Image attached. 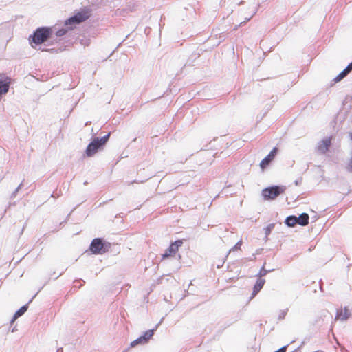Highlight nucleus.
Instances as JSON below:
<instances>
[{
	"label": "nucleus",
	"instance_id": "obj_1",
	"mask_svg": "<svg viewBox=\"0 0 352 352\" xmlns=\"http://www.w3.org/2000/svg\"><path fill=\"white\" fill-rule=\"evenodd\" d=\"M110 133L104 135L101 138H94L93 141L89 143L85 150V155L87 157L94 156L100 149H101L109 140Z\"/></svg>",
	"mask_w": 352,
	"mask_h": 352
},
{
	"label": "nucleus",
	"instance_id": "obj_2",
	"mask_svg": "<svg viewBox=\"0 0 352 352\" xmlns=\"http://www.w3.org/2000/svg\"><path fill=\"white\" fill-rule=\"evenodd\" d=\"M92 12L93 9L91 6L83 7L63 22H85L91 16Z\"/></svg>",
	"mask_w": 352,
	"mask_h": 352
},
{
	"label": "nucleus",
	"instance_id": "obj_3",
	"mask_svg": "<svg viewBox=\"0 0 352 352\" xmlns=\"http://www.w3.org/2000/svg\"><path fill=\"white\" fill-rule=\"evenodd\" d=\"M285 187L274 186L266 188L262 190V196L265 200H274L280 195L284 193Z\"/></svg>",
	"mask_w": 352,
	"mask_h": 352
},
{
	"label": "nucleus",
	"instance_id": "obj_4",
	"mask_svg": "<svg viewBox=\"0 0 352 352\" xmlns=\"http://www.w3.org/2000/svg\"><path fill=\"white\" fill-rule=\"evenodd\" d=\"M51 34L50 28H38L32 36V42L36 45L41 44L46 41Z\"/></svg>",
	"mask_w": 352,
	"mask_h": 352
},
{
	"label": "nucleus",
	"instance_id": "obj_5",
	"mask_svg": "<svg viewBox=\"0 0 352 352\" xmlns=\"http://www.w3.org/2000/svg\"><path fill=\"white\" fill-rule=\"evenodd\" d=\"M183 245L182 240H177L175 242L172 243L170 246L167 248L164 254L162 255V258L163 260L168 258L169 257H174L177 253L179 247Z\"/></svg>",
	"mask_w": 352,
	"mask_h": 352
},
{
	"label": "nucleus",
	"instance_id": "obj_6",
	"mask_svg": "<svg viewBox=\"0 0 352 352\" xmlns=\"http://www.w3.org/2000/svg\"><path fill=\"white\" fill-rule=\"evenodd\" d=\"M89 250L94 254H101L105 252L102 240L100 238L94 239L90 244Z\"/></svg>",
	"mask_w": 352,
	"mask_h": 352
},
{
	"label": "nucleus",
	"instance_id": "obj_7",
	"mask_svg": "<svg viewBox=\"0 0 352 352\" xmlns=\"http://www.w3.org/2000/svg\"><path fill=\"white\" fill-rule=\"evenodd\" d=\"M154 334V330L151 329L146 331L143 336H140L138 339L133 340L131 343V346L132 347L138 345V344H144L148 342V341L153 337Z\"/></svg>",
	"mask_w": 352,
	"mask_h": 352
},
{
	"label": "nucleus",
	"instance_id": "obj_8",
	"mask_svg": "<svg viewBox=\"0 0 352 352\" xmlns=\"http://www.w3.org/2000/svg\"><path fill=\"white\" fill-rule=\"evenodd\" d=\"M331 138H327L321 140L316 147V151L320 154L326 153L331 144Z\"/></svg>",
	"mask_w": 352,
	"mask_h": 352
},
{
	"label": "nucleus",
	"instance_id": "obj_9",
	"mask_svg": "<svg viewBox=\"0 0 352 352\" xmlns=\"http://www.w3.org/2000/svg\"><path fill=\"white\" fill-rule=\"evenodd\" d=\"M278 152L277 148H274L270 153L261 162L260 167L262 170H264L272 161L274 160L276 153Z\"/></svg>",
	"mask_w": 352,
	"mask_h": 352
},
{
	"label": "nucleus",
	"instance_id": "obj_10",
	"mask_svg": "<svg viewBox=\"0 0 352 352\" xmlns=\"http://www.w3.org/2000/svg\"><path fill=\"white\" fill-rule=\"evenodd\" d=\"M265 283V280L263 278H258L254 286L252 296H256L258 292L263 288L264 284Z\"/></svg>",
	"mask_w": 352,
	"mask_h": 352
},
{
	"label": "nucleus",
	"instance_id": "obj_11",
	"mask_svg": "<svg viewBox=\"0 0 352 352\" xmlns=\"http://www.w3.org/2000/svg\"><path fill=\"white\" fill-rule=\"evenodd\" d=\"M309 215L307 213H302L297 217L298 224L302 226H307L309 223Z\"/></svg>",
	"mask_w": 352,
	"mask_h": 352
},
{
	"label": "nucleus",
	"instance_id": "obj_12",
	"mask_svg": "<svg viewBox=\"0 0 352 352\" xmlns=\"http://www.w3.org/2000/svg\"><path fill=\"white\" fill-rule=\"evenodd\" d=\"M349 318V313L346 309H340L337 311L335 320H345Z\"/></svg>",
	"mask_w": 352,
	"mask_h": 352
},
{
	"label": "nucleus",
	"instance_id": "obj_13",
	"mask_svg": "<svg viewBox=\"0 0 352 352\" xmlns=\"http://www.w3.org/2000/svg\"><path fill=\"white\" fill-rule=\"evenodd\" d=\"M298 222L296 216H289L287 217L285 220V223L289 227H294L295 225L298 224Z\"/></svg>",
	"mask_w": 352,
	"mask_h": 352
},
{
	"label": "nucleus",
	"instance_id": "obj_14",
	"mask_svg": "<svg viewBox=\"0 0 352 352\" xmlns=\"http://www.w3.org/2000/svg\"><path fill=\"white\" fill-rule=\"evenodd\" d=\"M27 307L23 306L21 307L14 315L12 321L15 320L16 318L22 316L26 311Z\"/></svg>",
	"mask_w": 352,
	"mask_h": 352
},
{
	"label": "nucleus",
	"instance_id": "obj_15",
	"mask_svg": "<svg viewBox=\"0 0 352 352\" xmlns=\"http://www.w3.org/2000/svg\"><path fill=\"white\" fill-rule=\"evenodd\" d=\"M349 73L346 72L345 69L341 72L334 79L336 82L340 81L342 78H344Z\"/></svg>",
	"mask_w": 352,
	"mask_h": 352
},
{
	"label": "nucleus",
	"instance_id": "obj_16",
	"mask_svg": "<svg viewBox=\"0 0 352 352\" xmlns=\"http://www.w3.org/2000/svg\"><path fill=\"white\" fill-rule=\"evenodd\" d=\"M268 272V271L267 270L265 269V267H263L260 272H258V278H262L263 276H265L267 274V273Z\"/></svg>",
	"mask_w": 352,
	"mask_h": 352
},
{
	"label": "nucleus",
	"instance_id": "obj_17",
	"mask_svg": "<svg viewBox=\"0 0 352 352\" xmlns=\"http://www.w3.org/2000/svg\"><path fill=\"white\" fill-rule=\"evenodd\" d=\"M274 223H271V224L268 225L265 228L266 235H269L271 233L272 230L274 229Z\"/></svg>",
	"mask_w": 352,
	"mask_h": 352
},
{
	"label": "nucleus",
	"instance_id": "obj_18",
	"mask_svg": "<svg viewBox=\"0 0 352 352\" xmlns=\"http://www.w3.org/2000/svg\"><path fill=\"white\" fill-rule=\"evenodd\" d=\"M66 32H67V30H65V29H60V30H58V31L56 32V35H57L58 36H63L64 34H66Z\"/></svg>",
	"mask_w": 352,
	"mask_h": 352
},
{
	"label": "nucleus",
	"instance_id": "obj_19",
	"mask_svg": "<svg viewBox=\"0 0 352 352\" xmlns=\"http://www.w3.org/2000/svg\"><path fill=\"white\" fill-rule=\"evenodd\" d=\"M346 72L349 73L352 71V62L348 65V66L344 69Z\"/></svg>",
	"mask_w": 352,
	"mask_h": 352
},
{
	"label": "nucleus",
	"instance_id": "obj_20",
	"mask_svg": "<svg viewBox=\"0 0 352 352\" xmlns=\"http://www.w3.org/2000/svg\"><path fill=\"white\" fill-rule=\"evenodd\" d=\"M241 245H242V241H239V242L235 245V246H234V249H236H236H240V248H241Z\"/></svg>",
	"mask_w": 352,
	"mask_h": 352
},
{
	"label": "nucleus",
	"instance_id": "obj_21",
	"mask_svg": "<svg viewBox=\"0 0 352 352\" xmlns=\"http://www.w3.org/2000/svg\"><path fill=\"white\" fill-rule=\"evenodd\" d=\"M286 349H287V346H283L282 348H280V349H278V351H276L275 352H286Z\"/></svg>",
	"mask_w": 352,
	"mask_h": 352
},
{
	"label": "nucleus",
	"instance_id": "obj_22",
	"mask_svg": "<svg viewBox=\"0 0 352 352\" xmlns=\"http://www.w3.org/2000/svg\"><path fill=\"white\" fill-rule=\"evenodd\" d=\"M23 18V16L22 15H19V16L17 15V16H15L14 20L21 19Z\"/></svg>",
	"mask_w": 352,
	"mask_h": 352
}]
</instances>
